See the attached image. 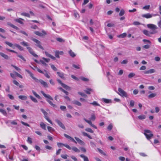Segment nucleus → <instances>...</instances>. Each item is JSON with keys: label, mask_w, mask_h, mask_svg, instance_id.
<instances>
[{"label": "nucleus", "mask_w": 161, "mask_h": 161, "mask_svg": "<svg viewBox=\"0 0 161 161\" xmlns=\"http://www.w3.org/2000/svg\"><path fill=\"white\" fill-rule=\"evenodd\" d=\"M41 92L44 97L48 99L47 100V101L51 106L54 108L57 107L56 105L54 104L50 100H53V99L49 95L45 94L43 91H42Z\"/></svg>", "instance_id": "1"}, {"label": "nucleus", "mask_w": 161, "mask_h": 161, "mask_svg": "<svg viewBox=\"0 0 161 161\" xmlns=\"http://www.w3.org/2000/svg\"><path fill=\"white\" fill-rule=\"evenodd\" d=\"M5 43L6 44L8 45L9 47H12L14 49L15 48L14 47H16L20 51H22L23 50V48L22 47L16 43L13 44L12 43L7 41L5 42Z\"/></svg>", "instance_id": "2"}, {"label": "nucleus", "mask_w": 161, "mask_h": 161, "mask_svg": "<svg viewBox=\"0 0 161 161\" xmlns=\"http://www.w3.org/2000/svg\"><path fill=\"white\" fill-rule=\"evenodd\" d=\"M144 132V134L148 140L151 139L153 136V134L151 133V131L149 130H145Z\"/></svg>", "instance_id": "3"}, {"label": "nucleus", "mask_w": 161, "mask_h": 161, "mask_svg": "<svg viewBox=\"0 0 161 161\" xmlns=\"http://www.w3.org/2000/svg\"><path fill=\"white\" fill-rule=\"evenodd\" d=\"M31 39L36 43L35 45L38 47L42 50L44 49L43 47L42 46V43L40 41L33 37H31Z\"/></svg>", "instance_id": "4"}, {"label": "nucleus", "mask_w": 161, "mask_h": 161, "mask_svg": "<svg viewBox=\"0 0 161 161\" xmlns=\"http://www.w3.org/2000/svg\"><path fill=\"white\" fill-rule=\"evenodd\" d=\"M6 49L8 51L15 53L17 54V56L20 58L23 61L25 62L26 61L25 59L22 55L19 54L17 52L15 51L8 48H6Z\"/></svg>", "instance_id": "5"}, {"label": "nucleus", "mask_w": 161, "mask_h": 161, "mask_svg": "<svg viewBox=\"0 0 161 161\" xmlns=\"http://www.w3.org/2000/svg\"><path fill=\"white\" fill-rule=\"evenodd\" d=\"M118 91L119 92V94L121 96L123 97H128V95L127 93L122 89L119 88L118 89Z\"/></svg>", "instance_id": "6"}, {"label": "nucleus", "mask_w": 161, "mask_h": 161, "mask_svg": "<svg viewBox=\"0 0 161 161\" xmlns=\"http://www.w3.org/2000/svg\"><path fill=\"white\" fill-rule=\"evenodd\" d=\"M50 59L49 58H46L44 57H43L42 59L39 60L40 62L44 66H47V64L46 63H48L50 61Z\"/></svg>", "instance_id": "7"}, {"label": "nucleus", "mask_w": 161, "mask_h": 161, "mask_svg": "<svg viewBox=\"0 0 161 161\" xmlns=\"http://www.w3.org/2000/svg\"><path fill=\"white\" fill-rule=\"evenodd\" d=\"M57 81L61 85L63 88L65 89L66 90H70L71 89V88L69 86L66 84L63 83L60 80L57 79Z\"/></svg>", "instance_id": "8"}, {"label": "nucleus", "mask_w": 161, "mask_h": 161, "mask_svg": "<svg viewBox=\"0 0 161 161\" xmlns=\"http://www.w3.org/2000/svg\"><path fill=\"white\" fill-rule=\"evenodd\" d=\"M35 68L37 69V70L39 72L43 74L47 78H50V76L48 75V74L47 73V71L46 70H44V72H45V73H44L41 70L37 67H35Z\"/></svg>", "instance_id": "9"}, {"label": "nucleus", "mask_w": 161, "mask_h": 161, "mask_svg": "<svg viewBox=\"0 0 161 161\" xmlns=\"http://www.w3.org/2000/svg\"><path fill=\"white\" fill-rule=\"evenodd\" d=\"M34 33L37 36L42 37L43 36L47 34L46 32L44 30L42 31L41 32L38 31H36L34 32Z\"/></svg>", "instance_id": "10"}, {"label": "nucleus", "mask_w": 161, "mask_h": 161, "mask_svg": "<svg viewBox=\"0 0 161 161\" xmlns=\"http://www.w3.org/2000/svg\"><path fill=\"white\" fill-rule=\"evenodd\" d=\"M26 48L28 50L29 52L33 56L37 58L38 57V56L33 51L32 48L30 47H27Z\"/></svg>", "instance_id": "11"}, {"label": "nucleus", "mask_w": 161, "mask_h": 161, "mask_svg": "<svg viewBox=\"0 0 161 161\" xmlns=\"http://www.w3.org/2000/svg\"><path fill=\"white\" fill-rule=\"evenodd\" d=\"M25 70L26 72H27L29 74L30 76L33 79H34L35 81H36V82H38V80L36 78H35V77H34V75L31 71H30L26 69Z\"/></svg>", "instance_id": "12"}, {"label": "nucleus", "mask_w": 161, "mask_h": 161, "mask_svg": "<svg viewBox=\"0 0 161 161\" xmlns=\"http://www.w3.org/2000/svg\"><path fill=\"white\" fill-rule=\"evenodd\" d=\"M55 121L60 126L61 128H62L64 130L65 129V127L64 124L62 123V122L60 121V120L58 119H56L55 120Z\"/></svg>", "instance_id": "13"}, {"label": "nucleus", "mask_w": 161, "mask_h": 161, "mask_svg": "<svg viewBox=\"0 0 161 161\" xmlns=\"http://www.w3.org/2000/svg\"><path fill=\"white\" fill-rule=\"evenodd\" d=\"M55 57L57 58H59V55H63L64 54V53L63 51H55Z\"/></svg>", "instance_id": "14"}, {"label": "nucleus", "mask_w": 161, "mask_h": 161, "mask_svg": "<svg viewBox=\"0 0 161 161\" xmlns=\"http://www.w3.org/2000/svg\"><path fill=\"white\" fill-rule=\"evenodd\" d=\"M75 139L76 140V141L79 143L81 145L84 146L85 145V142L79 139V138L77 137H75Z\"/></svg>", "instance_id": "15"}, {"label": "nucleus", "mask_w": 161, "mask_h": 161, "mask_svg": "<svg viewBox=\"0 0 161 161\" xmlns=\"http://www.w3.org/2000/svg\"><path fill=\"white\" fill-rule=\"evenodd\" d=\"M64 136L66 137L67 138L70 140L72 142H74L76 144L77 143L76 141H75L73 138L70 136L68 135L64 134Z\"/></svg>", "instance_id": "16"}, {"label": "nucleus", "mask_w": 161, "mask_h": 161, "mask_svg": "<svg viewBox=\"0 0 161 161\" xmlns=\"http://www.w3.org/2000/svg\"><path fill=\"white\" fill-rule=\"evenodd\" d=\"M40 83L45 88L48 87V86L47 83L45 82L42 80H38V82Z\"/></svg>", "instance_id": "17"}, {"label": "nucleus", "mask_w": 161, "mask_h": 161, "mask_svg": "<svg viewBox=\"0 0 161 161\" xmlns=\"http://www.w3.org/2000/svg\"><path fill=\"white\" fill-rule=\"evenodd\" d=\"M84 120L88 124H89L91 126L93 127L94 128L97 129V127L95 125L93 124H92V122L91 120H88L85 118H84Z\"/></svg>", "instance_id": "18"}, {"label": "nucleus", "mask_w": 161, "mask_h": 161, "mask_svg": "<svg viewBox=\"0 0 161 161\" xmlns=\"http://www.w3.org/2000/svg\"><path fill=\"white\" fill-rule=\"evenodd\" d=\"M155 72V70L154 69H151L148 70L144 71L143 73L144 74H152Z\"/></svg>", "instance_id": "19"}, {"label": "nucleus", "mask_w": 161, "mask_h": 161, "mask_svg": "<svg viewBox=\"0 0 161 161\" xmlns=\"http://www.w3.org/2000/svg\"><path fill=\"white\" fill-rule=\"evenodd\" d=\"M147 26L148 28L151 29V30L153 29H157L158 28L156 25L152 24H148L147 25Z\"/></svg>", "instance_id": "20"}, {"label": "nucleus", "mask_w": 161, "mask_h": 161, "mask_svg": "<svg viewBox=\"0 0 161 161\" xmlns=\"http://www.w3.org/2000/svg\"><path fill=\"white\" fill-rule=\"evenodd\" d=\"M152 16L151 14L149 13H147L145 14L142 15V17L143 18H145L146 19H149L151 18Z\"/></svg>", "instance_id": "21"}, {"label": "nucleus", "mask_w": 161, "mask_h": 161, "mask_svg": "<svg viewBox=\"0 0 161 161\" xmlns=\"http://www.w3.org/2000/svg\"><path fill=\"white\" fill-rule=\"evenodd\" d=\"M0 55L6 59H8L9 57L3 53L0 52Z\"/></svg>", "instance_id": "22"}, {"label": "nucleus", "mask_w": 161, "mask_h": 161, "mask_svg": "<svg viewBox=\"0 0 161 161\" xmlns=\"http://www.w3.org/2000/svg\"><path fill=\"white\" fill-rule=\"evenodd\" d=\"M45 54L48 57L51 58L53 60H55L56 59V58L52 55L48 53L47 52H45Z\"/></svg>", "instance_id": "23"}, {"label": "nucleus", "mask_w": 161, "mask_h": 161, "mask_svg": "<svg viewBox=\"0 0 161 161\" xmlns=\"http://www.w3.org/2000/svg\"><path fill=\"white\" fill-rule=\"evenodd\" d=\"M24 20H25L24 19H23L20 18L14 19V21L15 22H18L21 24H23L24 23L22 21H24Z\"/></svg>", "instance_id": "24"}, {"label": "nucleus", "mask_w": 161, "mask_h": 161, "mask_svg": "<svg viewBox=\"0 0 161 161\" xmlns=\"http://www.w3.org/2000/svg\"><path fill=\"white\" fill-rule=\"evenodd\" d=\"M102 101L106 103H112V100L111 99L103 98L102 99Z\"/></svg>", "instance_id": "25"}, {"label": "nucleus", "mask_w": 161, "mask_h": 161, "mask_svg": "<svg viewBox=\"0 0 161 161\" xmlns=\"http://www.w3.org/2000/svg\"><path fill=\"white\" fill-rule=\"evenodd\" d=\"M57 74L58 76L60 77L61 78L63 79H65V77H64V74L62 72H57Z\"/></svg>", "instance_id": "26"}, {"label": "nucleus", "mask_w": 161, "mask_h": 161, "mask_svg": "<svg viewBox=\"0 0 161 161\" xmlns=\"http://www.w3.org/2000/svg\"><path fill=\"white\" fill-rule=\"evenodd\" d=\"M13 83L15 85L17 86H19L20 88H22L24 87L22 85H19V83L15 80H14L13 81Z\"/></svg>", "instance_id": "27"}, {"label": "nucleus", "mask_w": 161, "mask_h": 161, "mask_svg": "<svg viewBox=\"0 0 161 161\" xmlns=\"http://www.w3.org/2000/svg\"><path fill=\"white\" fill-rule=\"evenodd\" d=\"M143 32L144 34L148 36H150L151 34L150 31H149L147 30H143Z\"/></svg>", "instance_id": "28"}, {"label": "nucleus", "mask_w": 161, "mask_h": 161, "mask_svg": "<svg viewBox=\"0 0 161 161\" xmlns=\"http://www.w3.org/2000/svg\"><path fill=\"white\" fill-rule=\"evenodd\" d=\"M80 156L83 159L84 161H89V159L88 157L84 155L83 154H80Z\"/></svg>", "instance_id": "29"}, {"label": "nucleus", "mask_w": 161, "mask_h": 161, "mask_svg": "<svg viewBox=\"0 0 161 161\" xmlns=\"http://www.w3.org/2000/svg\"><path fill=\"white\" fill-rule=\"evenodd\" d=\"M40 126L41 128L44 130H46V125L43 122H41L40 123Z\"/></svg>", "instance_id": "30"}, {"label": "nucleus", "mask_w": 161, "mask_h": 161, "mask_svg": "<svg viewBox=\"0 0 161 161\" xmlns=\"http://www.w3.org/2000/svg\"><path fill=\"white\" fill-rule=\"evenodd\" d=\"M7 25H9V26H11V27L16 29V30H19V28L17 27V26H15V25H13V24H12L10 23H7Z\"/></svg>", "instance_id": "31"}, {"label": "nucleus", "mask_w": 161, "mask_h": 161, "mask_svg": "<svg viewBox=\"0 0 161 161\" xmlns=\"http://www.w3.org/2000/svg\"><path fill=\"white\" fill-rule=\"evenodd\" d=\"M93 90L91 88H87L86 90H85V92L88 94H90L91 92H92Z\"/></svg>", "instance_id": "32"}, {"label": "nucleus", "mask_w": 161, "mask_h": 161, "mask_svg": "<svg viewBox=\"0 0 161 161\" xmlns=\"http://www.w3.org/2000/svg\"><path fill=\"white\" fill-rule=\"evenodd\" d=\"M18 97L20 99L23 100H25L27 99V97L24 95H20Z\"/></svg>", "instance_id": "33"}, {"label": "nucleus", "mask_w": 161, "mask_h": 161, "mask_svg": "<svg viewBox=\"0 0 161 161\" xmlns=\"http://www.w3.org/2000/svg\"><path fill=\"white\" fill-rule=\"evenodd\" d=\"M72 103L73 104L79 106H81V103L77 100L73 101H72Z\"/></svg>", "instance_id": "34"}, {"label": "nucleus", "mask_w": 161, "mask_h": 161, "mask_svg": "<svg viewBox=\"0 0 161 161\" xmlns=\"http://www.w3.org/2000/svg\"><path fill=\"white\" fill-rule=\"evenodd\" d=\"M137 117L139 119L142 120L146 118V116L142 114L138 116Z\"/></svg>", "instance_id": "35"}, {"label": "nucleus", "mask_w": 161, "mask_h": 161, "mask_svg": "<svg viewBox=\"0 0 161 161\" xmlns=\"http://www.w3.org/2000/svg\"><path fill=\"white\" fill-rule=\"evenodd\" d=\"M91 104L93 105L94 106H100V105L96 101H94L92 103H90Z\"/></svg>", "instance_id": "36"}, {"label": "nucleus", "mask_w": 161, "mask_h": 161, "mask_svg": "<svg viewBox=\"0 0 161 161\" xmlns=\"http://www.w3.org/2000/svg\"><path fill=\"white\" fill-rule=\"evenodd\" d=\"M11 66L14 67L18 72L20 73L21 69L19 68L13 64H11Z\"/></svg>", "instance_id": "37"}, {"label": "nucleus", "mask_w": 161, "mask_h": 161, "mask_svg": "<svg viewBox=\"0 0 161 161\" xmlns=\"http://www.w3.org/2000/svg\"><path fill=\"white\" fill-rule=\"evenodd\" d=\"M20 44L26 47H29L28 46H29V43L27 42L23 41L22 42H21Z\"/></svg>", "instance_id": "38"}, {"label": "nucleus", "mask_w": 161, "mask_h": 161, "mask_svg": "<svg viewBox=\"0 0 161 161\" xmlns=\"http://www.w3.org/2000/svg\"><path fill=\"white\" fill-rule=\"evenodd\" d=\"M69 53L70 55L72 57H74L75 56V54L71 50H70L69 51Z\"/></svg>", "instance_id": "39"}, {"label": "nucleus", "mask_w": 161, "mask_h": 161, "mask_svg": "<svg viewBox=\"0 0 161 161\" xmlns=\"http://www.w3.org/2000/svg\"><path fill=\"white\" fill-rule=\"evenodd\" d=\"M156 95L157 94L156 93H152L149 95L148 97L149 98H151L155 97L156 96Z\"/></svg>", "instance_id": "40"}, {"label": "nucleus", "mask_w": 161, "mask_h": 161, "mask_svg": "<svg viewBox=\"0 0 161 161\" xmlns=\"http://www.w3.org/2000/svg\"><path fill=\"white\" fill-rule=\"evenodd\" d=\"M29 97L31 99L34 103H37V99L32 96H30Z\"/></svg>", "instance_id": "41"}, {"label": "nucleus", "mask_w": 161, "mask_h": 161, "mask_svg": "<svg viewBox=\"0 0 161 161\" xmlns=\"http://www.w3.org/2000/svg\"><path fill=\"white\" fill-rule=\"evenodd\" d=\"M32 92L33 93V94L38 99H40L41 97L40 96L36 93L33 90L32 91Z\"/></svg>", "instance_id": "42"}, {"label": "nucleus", "mask_w": 161, "mask_h": 161, "mask_svg": "<svg viewBox=\"0 0 161 161\" xmlns=\"http://www.w3.org/2000/svg\"><path fill=\"white\" fill-rule=\"evenodd\" d=\"M47 128L48 131L50 132L51 133L52 132L54 131V129L51 127L48 126L47 127Z\"/></svg>", "instance_id": "43"}, {"label": "nucleus", "mask_w": 161, "mask_h": 161, "mask_svg": "<svg viewBox=\"0 0 161 161\" xmlns=\"http://www.w3.org/2000/svg\"><path fill=\"white\" fill-rule=\"evenodd\" d=\"M58 89L61 90L66 95H68L69 94V93L67 91H65L63 89L62 87H58Z\"/></svg>", "instance_id": "44"}, {"label": "nucleus", "mask_w": 161, "mask_h": 161, "mask_svg": "<svg viewBox=\"0 0 161 161\" xmlns=\"http://www.w3.org/2000/svg\"><path fill=\"white\" fill-rule=\"evenodd\" d=\"M125 13V11L124 9H121L119 13V15L120 16H123Z\"/></svg>", "instance_id": "45"}, {"label": "nucleus", "mask_w": 161, "mask_h": 161, "mask_svg": "<svg viewBox=\"0 0 161 161\" xmlns=\"http://www.w3.org/2000/svg\"><path fill=\"white\" fill-rule=\"evenodd\" d=\"M73 150L76 152H80V150L78 149L76 147H73L71 148Z\"/></svg>", "instance_id": "46"}, {"label": "nucleus", "mask_w": 161, "mask_h": 161, "mask_svg": "<svg viewBox=\"0 0 161 161\" xmlns=\"http://www.w3.org/2000/svg\"><path fill=\"white\" fill-rule=\"evenodd\" d=\"M127 35V34L126 33H124L123 34H122L120 35L118 37L119 38H123L126 36Z\"/></svg>", "instance_id": "47"}, {"label": "nucleus", "mask_w": 161, "mask_h": 161, "mask_svg": "<svg viewBox=\"0 0 161 161\" xmlns=\"http://www.w3.org/2000/svg\"><path fill=\"white\" fill-rule=\"evenodd\" d=\"M0 112L1 113L3 114L5 116H6L7 114V113L5 110L2 109H0Z\"/></svg>", "instance_id": "48"}, {"label": "nucleus", "mask_w": 161, "mask_h": 161, "mask_svg": "<svg viewBox=\"0 0 161 161\" xmlns=\"http://www.w3.org/2000/svg\"><path fill=\"white\" fill-rule=\"evenodd\" d=\"M41 110L44 115V117L47 115V113L43 108H41Z\"/></svg>", "instance_id": "49"}, {"label": "nucleus", "mask_w": 161, "mask_h": 161, "mask_svg": "<svg viewBox=\"0 0 161 161\" xmlns=\"http://www.w3.org/2000/svg\"><path fill=\"white\" fill-rule=\"evenodd\" d=\"M135 75V74L133 73H130L128 75V77L129 78H131L134 77Z\"/></svg>", "instance_id": "50"}, {"label": "nucleus", "mask_w": 161, "mask_h": 161, "mask_svg": "<svg viewBox=\"0 0 161 161\" xmlns=\"http://www.w3.org/2000/svg\"><path fill=\"white\" fill-rule=\"evenodd\" d=\"M85 130L87 132H89L91 133H93V131L91 128H87L85 129Z\"/></svg>", "instance_id": "51"}, {"label": "nucleus", "mask_w": 161, "mask_h": 161, "mask_svg": "<svg viewBox=\"0 0 161 161\" xmlns=\"http://www.w3.org/2000/svg\"><path fill=\"white\" fill-rule=\"evenodd\" d=\"M21 15L28 17H30V14L28 13H22L21 14Z\"/></svg>", "instance_id": "52"}, {"label": "nucleus", "mask_w": 161, "mask_h": 161, "mask_svg": "<svg viewBox=\"0 0 161 161\" xmlns=\"http://www.w3.org/2000/svg\"><path fill=\"white\" fill-rule=\"evenodd\" d=\"M14 73L15 74V75H16L17 77H19L20 78H22V76L18 73L16 71H14Z\"/></svg>", "instance_id": "53"}, {"label": "nucleus", "mask_w": 161, "mask_h": 161, "mask_svg": "<svg viewBox=\"0 0 161 161\" xmlns=\"http://www.w3.org/2000/svg\"><path fill=\"white\" fill-rule=\"evenodd\" d=\"M48 121L49 123H50L51 124L53 125V123L52 121L49 119V117L47 116V115L44 117Z\"/></svg>", "instance_id": "54"}, {"label": "nucleus", "mask_w": 161, "mask_h": 161, "mask_svg": "<svg viewBox=\"0 0 161 161\" xmlns=\"http://www.w3.org/2000/svg\"><path fill=\"white\" fill-rule=\"evenodd\" d=\"M80 79L84 81H89V79L88 78L84 77H80Z\"/></svg>", "instance_id": "55"}, {"label": "nucleus", "mask_w": 161, "mask_h": 161, "mask_svg": "<svg viewBox=\"0 0 161 161\" xmlns=\"http://www.w3.org/2000/svg\"><path fill=\"white\" fill-rule=\"evenodd\" d=\"M156 29H152L151 31H150L151 34H156L158 32V31L156 30Z\"/></svg>", "instance_id": "56"}, {"label": "nucleus", "mask_w": 161, "mask_h": 161, "mask_svg": "<svg viewBox=\"0 0 161 161\" xmlns=\"http://www.w3.org/2000/svg\"><path fill=\"white\" fill-rule=\"evenodd\" d=\"M90 144L91 146L92 147H96V143L93 142L92 141H90Z\"/></svg>", "instance_id": "57"}, {"label": "nucleus", "mask_w": 161, "mask_h": 161, "mask_svg": "<svg viewBox=\"0 0 161 161\" xmlns=\"http://www.w3.org/2000/svg\"><path fill=\"white\" fill-rule=\"evenodd\" d=\"M113 127V125L112 124H110L108 126L107 129L109 130H111Z\"/></svg>", "instance_id": "58"}, {"label": "nucleus", "mask_w": 161, "mask_h": 161, "mask_svg": "<svg viewBox=\"0 0 161 161\" xmlns=\"http://www.w3.org/2000/svg\"><path fill=\"white\" fill-rule=\"evenodd\" d=\"M78 94L83 97H87V95L83 93L78 92Z\"/></svg>", "instance_id": "59"}, {"label": "nucleus", "mask_w": 161, "mask_h": 161, "mask_svg": "<svg viewBox=\"0 0 161 161\" xmlns=\"http://www.w3.org/2000/svg\"><path fill=\"white\" fill-rule=\"evenodd\" d=\"M97 149L99 151V152L100 153H101L102 154H103V155L104 156H106V153H104L103 151V150H102L100 149H99V148H97Z\"/></svg>", "instance_id": "60"}, {"label": "nucleus", "mask_w": 161, "mask_h": 161, "mask_svg": "<svg viewBox=\"0 0 161 161\" xmlns=\"http://www.w3.org/2000/svg\"><path fill=\"white\" fill-rule=\"evenodd\" d=\"M135 104V102L133 100H131L130 101V107H133Z\"/></svg>", "instance_id": "61"}, {"label": "nucleus", "mask_w": 161, "mask_h": 161, "mask_svg": "<svg viewBox=\"0 0 161 161\" xmlns=\"http://www.w3.org/2000/svg\"><path fill=\"white\" fill-rule=\"evenodd\" d=\"M150 6L149 5H146L142 8V9L145 10H148L150 8Z\"/></svg>", "instance_id": "62"}, {"label": "nucleus", "mask_w": 161, "mask_h": 161, "mask_svg": "<svg viewBox=\"0 0 161 161\" xmlns=\"http://www.w3.org/2000/svg\"><path fill=\"white\" fill-rule=\"evenodd\" d=\"M27 142L31 144L32 143V139L31 137H28V139H27Z\"/></svg>", "instance_id": "63"}, {"label": "nucleus", "mask_w": 161, "mask_h": 161, "mask_svg": "<svg viewBox=\"0 0 161 161\" xmlns=\"http://www.w3.org/2000/svg\"><path fill=\"white\" fill-rule=\"evenodd\" d=\"M51 66L52 69L54 71H56L57 70V69L53 64H51Z\"/></svg>", "instance_id": "64"}]
</instances>
